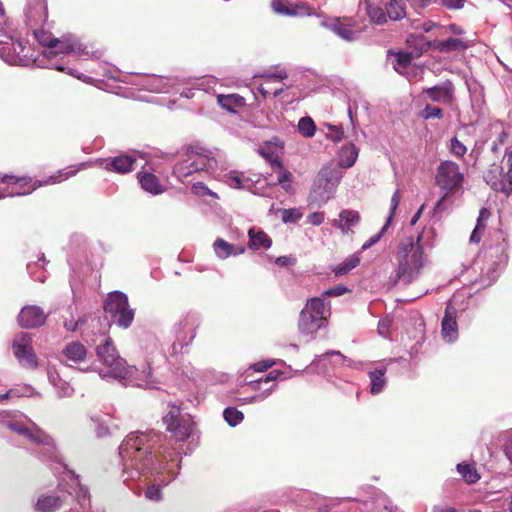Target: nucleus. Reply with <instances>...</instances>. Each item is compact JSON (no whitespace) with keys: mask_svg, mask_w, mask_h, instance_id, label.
Segmentation results:
<instances>
[{"mask_svg":"<svg viewBox=\"0 0 512 512\" xmlns=\"http://www.w3.org/2000/svg\"><path fill=\"white\" fill-rule=\"evenodd\" d=\"M434 236L435 230L429 228L423 230L416 237L407 236L397 243L393 254L397 281L411 284L420 277L423 269L429 263L426 247H433V242L429 239H433Z\"/></svg>","mask_w":512,"mask_h":512,"instance_id":"1","label":"nucleus"},{"mask_svg":"<svg viewBox=\"0 0 512 512\" xmlns=\"http://www.w3.org/2000/svg\"><path fill=\"white\" fill-rule=\"evenodd\" d=\"M160 437V434L153 430L146 433H130L119 447L124 472L127 473L129 468H133L140 474L147 469L153 463L152 450Z\"/></svg>","mask_w":512,"mask_h":512,"instance_id":"2","label":"nucleus"},{"mask_svg":"<svg viewBox=\"0 0 512 512\" xmlns=\"http://www.w3.org/2000/svg\"><path fill=\"white\" fill-rule=\"evenodd\" d=\"M89 167L88 163L70 165L43 180H35L30 176H17L0 173V182L7 185L9 197L29 195L40 187L61 183L79 171Z\"/></svg>","mask_w":512,"mask_h":512,"instance_id":"3","label":"nucleus"},{"mask_svg":"<svg viewBox=\"0 0 512 512\" xmlns=\"http://www.w3.org/2000/svg\"><path fill=\"white\" fill-rule=\"evenodd\" d=\"M217 168L212 151L200 146H189L173 166V175L183 184L192 183L195 174L211 173Z\"/></svg>","mask_w":512,"mask_h":512,"instance_id":"4","label":"nucleus"},{"mask_svg":"<svg viewBox=\"0 0 512 512\" xmlns=\"http://www.w3.org/2000/svg\"><path fill=\"white\" fill-rule=\"evenodd\" d=\"M465 181L464 174L460 167L453 161H442L436 170L435 183L441 190V198L437 201L434 210L440 211L443 203L449 198L462 191Z\"/></svg>","mask_w":512,"mask_h":512,"instance_id":"5","label":"nucleus"},{"mask_svg":"<svg viewBox=\"0 0 512 512\" xmlns=\"http://www.w3.org/2000/svg\"><path fill=\"white\" fill-rule=\"evenodd\" d=\"M331 315L330 302L327 304L323 298H310L299 315L298 327L302 334L316 333L325 326Z\"/></svg>","mask_w":512,"mask_h":512,"instance_id":"6","label":"nucleus"},{"mask_svg":"<svg viewBox=\"0 0 512 512\" xmlns=\"http://www.w3.org/2000/svg\"><path fill=\"white\" fill-rule=\"evenodd\" d=\"M34 37L37 42L49 50L46 52V56L51 58L57 54H75L78 56L89 55L86 51V47L80 44L76 39L73 38H62L58 39L43 29H34Z\"/></svg>","mask_w":512,"mask_h":512,"instance_id":"7","label":"nucleus"},{"mask_svg":"<svg viewBox=\"0 0 512 512\" xmlns=\"http://www.w3.org/2000/svg\"><path fill=\"white\" fill-rule=\"evenodd\" d=\"M96 354L99 360L108 368L107 374H100L102 377L110 376L125 379L131 374L126 361L118 355L110 338H107L102 345L96 348Z\"/></svg>","mask_w":512,"mask_h":512,"instance_id":"8","label":"nucleus"},{"mask_svg":"<svg viewBox=\"0 0 512 512\" xmlns=\"http://www.w3.org/2000/svg\"><path fill=\"white\" fill-rule=\"evenodd\" d=\"M104 311L109 314L118 326L128 328L134 320V310L130 308L126 294L114 291L104 303Z\"/></svg>","mask_w":512,"mask_h":512,"instance_id":"9","label":"nucleus"},{"mask_svg":"<svg viewBox=\"0 0 512 512\" xmlns=\"http://www.w3.org/2000/svg\"><path fill=\"white\" fill-rule=\"evenodd\" d=\"M166 430L176 441H186L194 432L195 423L190 415H183L180 408L171 405L169 412L163 417Z\"/></svg>","mask_w":512,"mask_h":512,"instance_id":"10","label":"nucleus"},{"mask_svg":"<svg viewBox=\"0 0 512 512\" xmlns=\"http://www.w3.org/2000/svg\"><path fill=\"white\" fill-rule=\"evenodd\" d=\"M0 57L10 65L21 66L35 60L31 48L13 36H9L7 40H0Z\"/></svg>","mask_w":512,"mask_h":512,"instance_id":"11","label":"nucleus"},{"mask_svg":"<svg viewBox=\"0 0 512 512\" xmlns=\"http://www.w3.org/2000/svg\"><path fill=\"white\" fill-rule=\"evenodd\" d=\"M12 348L21 366L32 370L38 367L37 356L31 345V337L28 334H21L15 339Z\"/></svg>","mask_w":512,"mask_h":512,"instance_id":"12","label":"nucleus"},{"mask_svg":"<svg viewBox=\"0 0 512 512\" xmlns=\"http://www.w3.org/2000/svg\"><path fill=\"white\" fill-rule=\"evenodd\" d=\"M137 158L138 153L136 151L120 153L113 157L99 159L98 165L108 172L127 174L134 169Z\"/></svg>","mask_w":512,"mask_h":512,"instance_id":"13","label":"nucleus"},{"mask_svg":"<svg viewBox=\"0 0 512 512\" xmlns=\"http://www.w3.org/2000/svg\"><path fill=\"white\" fill-rule=\"evenodd\" d=\"M196 320L192 316H186L176 326V340L171 348L173 354H178L187 347L195 337Z\"/></svg>","mask_w":512,"mask_h":512,"instance_id":"14","label":"nucleus"},{"mask_svg":"<svg viewBox=\"0 0 512 512\" xmlns=\"http://www.w3.org/2000/svg\"><path fill=\"white\" fill-rule=\"evenodd\" d=\"M140 187L147 193L159 195L166 191L167 186L162 178L156 175L151 166L142 167L136 174Z\"/></svg>","mask_w":512,"mask_h":512,"instance_id":"15","label":"nucleus"},{"mask_svg":"<svg viewBox=\"0 0 512 512\" xmlns=\"http://www.w3.org/2000/svg\"><path fill=\"white\" fill-rule=\"evenodd\" d=\"M484 179L490 187L495 191L503 192L506 195L512 193V178L509 177V169L503 173V169L499 165H492L485 173Z\"/></svg>","mask_w":512,"mask_h":512,"instance_id":"16","label":"nucleus"},{"mask_svg":"<svg viewBox=\"0 0 512 512\" xmlns=\"http://www.w3.org/2000/svg\"><path fill=\"white\" fill-rule=\"evenodd\" d=\"M9 428L16 433L27 437L31 441H33L39 445H42L44 450L50 454V457H52L54 455L55 446H54L53 440L50 436L45 434L43 431H41L39 429L30 430L20 423H10Z\"/></svg>","mask_w":512,"mask_h":512,"instance_id":"17","label":"nucleus"},{"mask_svg":"<svg viewBox=\"0 0 512 512\" xmlns=\"http://www.w3.org/2000/svg\"><path fill=\"white\" fill-rule=\"evenodd\" d=\"M46 314L39 306L28 305L21 309L18 315L19 325L23 328L33 329L46 322Z\"/></svg>","mask_w":512,"mask_h":512,"instance_id":"18","label":"nucleus"},{"mask_svg":"<svg viewBox=\"0 0 512 512\" xmlns=\"http://www.w3.org/2000/svg\"><path fill=\"white\" fill-rule=\"evenodd\" d=\"M327 26L339 37L347 41H352L358 38L362 32L361 27H357L351 19L347 18H334L327 22Z\"/></svg>","mask_w":512,"mask_h":512,"instance_id":"19","label":"nucleus"},{"mask_svg":"<svg viewBox=\"0 0 512 512\" xmlns=\"http://www.w3.org/2000/svg\"><path fill=\"white\" fill-rule=\"evenodd\" d=\"M26 20L31 27L42 25L47 21L48 8L46 0H28Z\"/></svg>","mask_w":512,"mask_h":512,"instance_id":"20","label":"nucleus"},{"mask_svg":"<svg viewBox=\"0 0 512 512\" xmlns=\"http://www.w3.org/2000/svg\"><path fill=\"white\" fill-rule=\"evenodd\" d=\"M259 77L264 78V84H261L258 88V91L263 98H266L270 94L277 97L284 91L285 87L283 84L279 87H272V84L280 83L282 80L287 78L285 70H279L276 73H264L259 75Z\"/></svg>","mask_w":512,"mask_h":512,"instance_id":"21","label":"nucleus"},{"mask_svg":"<svg viewBox=\"0 0 512 512\" xmlns=\"http://www.w3.org/2000/svg\"><path fill=\"white\" fill-rule=\"evenodd\" d=\"M442 337L447 342H454L458 338V324L456 321V308L450 301L445 309L441 322Z\"/></svg>","mask_w":512,"mask_h":512,"instance_id":"22","label":"nucleus"},{"mask_svg":"<svg viewBox=\"0 0 512 512\" xmlns=\"http://www.w3.org/2000/svg\"><path fill=\"white\" fill-rule=\"evenodd\" d=\"M361 220L360 213L353 209H343L339 213L338 219L332 221V226L339 229L342 234L353 233V228L356 227Z\"/></svg>","mask_w":512,"mask_h":512,"instance_id":"23","label":"nucleus"},{"mask_svg":"<svg viewBox=\"0 0 512 512\" xmlns=\"http://www.w3.org/2000/svg\"><path fill=\"white\" fill-rule=\"evenodd\" d=\"M428 98L436 103L451 104L454 100V88L452 83L447 82L423 90Z\"/></svg>","mask_w":512,"mask_h":512,"instance_id":"24","label":"nucleus"},{"mask_svg":"<svg viewBox=\"0 0 512 512\" xmlns=\"http://www.w3.org/2000/svg\"><path fill=\"white\" fill-rule=\"evenodd\" d=\"M280 372L277 370L270 371L264 378L251 380L248 387L252 391H258L262 384L269 385L265 388L264 393L261 396H253L250 401H260L268 397L271 392L276 388V380L280 376Z\"/></svg>","mask_w":512,"mask_h":512,"instance_id":"25","label":"nucleus"},{"mask_svg":"<svg viewBox=\"0 0 512 512\" xmlns=\"http://www.w3.org/2000/svg\"><path fill=\"white\" fill-rule=\"evenodd\" d=\"M213 249L217 257L226 259L230 256L243 254L246 250L243 245H233L222 238H217L213 243Z\"/></svg>","mask_w":512,"mask_h":512,"instance_id":"26","label":"nucleus"},{"mask_svg":"<svg viewBox=\"0 0 512 512\" xmlns=\"http://www.w3.org/2000/svg\"><path fill=\"white\" fill-rule=\"evenodd\" d=\"M342 178V172L331 166L323 167L318 174V182L324 183L326 189H334Z\"/></svg>","mask_w":512,"mask_h":512,"instance_id":"27","label":"nucleus"},{"mask_svg":"<svg viewBox=\"0 0 512 512\" xmlns=\"http://www.w3.org/2000/svg\"><path fill=\"white\" fill-rule=\"evenodd\" d=\"M249 247L253 250L269 249L272 245V239L263 230L251 228L248 231Z\"/></svg>","mask_w":512,"mask_h":512,"instance_id":"28","label":"nucleus"},{"mask_svg":"<svg viewBox=\"0 0 512 512\" xmlns=\"http://www.w3.org/2000/svg\"><path fill=\"white\" fill-rule=\"evenodd\" d=\"M62 355L68 361L78 363L86 358L87 349L81 342L72 341L63 348Z\"/></svg>","mask_w":512,"mask_h":512,"instance_id":"29","label":"nucleus"},{"mask_svg":"<svg viewBox=\"0 0 512 512\" xmlns=\"http://www.w3.org/2000/svg\"><path fill=\"white\" fill-rule=\"evenodd\" d=\"M63 499L57 495H41L36 504L35 509L39 512H54L62 506Z\"/></svg>","mask_w":512,"mask_h":512,"instance_id":"30","label":"nucleus"},{"mask_svg":"<svg viewBox=\"0 0 512 512\" xmlns=\"http://www.w3.org/2000/svg\"><path fill=\"white\" fill-rule=\"evenodd\" d=\"M271 167L277 173V184L281 185L286 191H289L293 179L292 173L283 166L278 158L271 161Z\"/></svg>","mask_w":512,"mask_h":512,"instance_id":"31","label":"nucleus"},{"mask_svg":"<svg viewBox=\"0 0 512 512\" xmlns=\"http://www.w3.org/2000/svg\"><path fill=\"white\" fill-rule=\"evenodd\" d=\"M70 474L71 480L75 484V487L73 488V493L75 494L76 500L81 506V512H85L86 508L90 505L89 491L86 487L80 484L78 475H76L72 471L70 472ZM69 494H72V492H69Z\"/></svg>","mask_w":512,"mask_h":512,"instance_id":"32","label":"nucleus"},{"mask_svg":"<svg viewBox=\"0 0 512 512\" xmlns=\"http://www.w3.org/2000/svg\"><path fill=\"white\" fill-rule=\"evenodd\" d=\"M358 158V149L354 144L344 145L338 153L339 166L342 168L352 167Z\"/></svg>","mask_w":512,"mask_h":512,"instance_id":"33","label":"nucleus"},{"mask_svg":"<svg viewBox=\"0 0 512 512\" xmlns=\"http://www.w3.org/2000/svg\"><path fill=\"white\" fill-rule=\"evenodd\" d=\"M217 102L223 109L231 112L245 105V99L238 94H220L217 96Z\"/></svg>","mask_w":512,"mask_h":512,"instance_id":"34","label":"nucleus"},{"mask_svg":"<svg viewBox=\"0 0 512 512\" xmlns=\"http://www.w3.org/2000/svg\"><path fill=\"white\" fill-rule=\"evenodd\" d=\"M471 45L469 42L459 38H447L441 40L437 44V49L443 53H449L453 51H462L469 48Z\"/></svg>","mask_w":512,"mask_h":512,"instance_id":"35","label":"nucleus"},{"mask_svg":"<svg viewBox=\"0 0 512 512\" xmlns=\"http://www.w3.org/2000/svg\"><path fill=\"white\" fill-rule=\"evenodd\" d=\"M385 373L386 368L384 366H379L369 372L372 394L380 393L384 389L386 385Z\"/></svg>","mask_w":512,"mask_h":512,"instance_id":"36","label":"nucleus"},{"mask_svg":"<svg viewBox=\"0 0 512 512\" xmlns=\"http://www.w3.org/2000/svg\"><path fill=\"white\" fill-rule=\"evenodd\" d=\"M407 0H390L386 6L387 16L393 21L406 16Z\"/></svg>","mask_w":512,"mask_h":512,"instance_id":"37","label":"nucleus"},{"mask_svg":"<svg viewBox=\"0 0 512 512\" xmlns=\"http://www.w3.org/2000/svg\"><path fill=\"white\" fill-rule=\"evenodd\" d=\"M360 263V257L356 254L350 255L343 262L334 266L331 270L335 276H343L356 268Z\"/></svg>","mask_w":512,"mask_h":512,"instance_id":"38","label":"nucleus"},{"mask_svg":"<svg viewBox=\"0 0 512 512\" xmlns=\"http://www.w3.org/2000/svg\"><path fill=\"white\" fill-rule=\"evenodd\" d=\"M457 470L463 479L469 484L476 483L480 479V475L477 473V470L473 465L460 463L457 465Z\"/></svg>","mask_w":512,"mask_h":512,"instance_id":"39","label":"nucleus"},{"mask_svg":"<svg viewBox=\"0 0 512 512\" xmlns=\"http://www.w3.org/2000/svg\"><path fill=\"white\" fill-rule=\"evenodd\" d=\"M226 183L230 187L237 188V189L249 187V179L246 178L243 173L238 172V171H231L226 176Z\"/></svg>","mask_w":512,"mask_h":512,"instance_id":"40","label":"nucleus"},{"mask_svg":"<svg viewBox=\"0 0 512 512\" xmlns=\"http://www.w3.org/2000/svg\"><path fill=\"white\" fill-rule=\"evenodd\" d=\"M366 11L370 19L376 24H383L387 21V11L385 12L380 6L367 2Z\"/></svg>","mask_w":512,"mask_h":512,"instance_id":"41","label":"nucleus"},{"mask_svg":"<svg viewBox=\"0 0 512 512\" xmlns=\"http://www.w3.org/2000/svg\"><path fill=\"white\" fill-rule=\"evenodd\" d=\"M298 130L301 135L306 138L314 136L316 132V125L312 118L310 117H302L298 123Z\"/></svg>","mask_w":512,"mask_h":512,"instance_id":"42","label":"nucleus"},{"mask_svg":"<svg viewBox=\"0 0 512 512\" xmlns=\"http://www.w3.org/2000/svg\"><path fill=\"white\" fill-rule=\"evenodd\" d=\"M223 417L230 426H236L242 422L244 415L234 407H227L223 412Z\"/></svg>","mask_w":512,"mask_h":512,"instance_id":"43","label":"nucleus"},{"mask_svg":"<svg viewBox=\"0 0 512 512\" xmlns=\"http://www.w3.org/2000/svg\"><path fill=\"white\" fill-rule=\"evenodd\" d=\"M412 62V55L406 52H398L395 55V64L394 68L399 73H402V70L407 68Z\"/></svg>","mask_w":512,"mask_h":512,"instance_id":"44","label":"nucleus"},{"mask_svg":"<svg viewBox=\"0 0 512 512\" xmlns=\"http://www.w3.org/2000/svg\"><path fill=\"white\" fill-rule=\"evenodd\" d=\"M443 115L444 113L441 108L429 104H427L420 112V117L424 120L432 118L441 119L443 118Z\"/></svg>","mask_w":512,"mask_h":512,"instance_id":"45","label":"nucleus"},{"mask_svg":"<svg viewBox=\"0 0 512 512\" xmlns=\"http://www.w3.org/2000/svg\"><path fill=\"white\" fill-rule=\"evenodd\" d=\"M302 212L297 208L284 209L282 212V220L285 223H295L302 218Z\"/></svg>","mask_w":512,"mask_h":512,"instance_id":"46","label":"nucleus"},{"mask_svg":"<svg viewBox=\"0 0 512 512\" xmlns=\"http://www.w3.org/2000/svg\"><path fill=\"white\" fill-rule=\"evenodd\" d=\"M450 151L456 157L461 158L466 154L467 148L457 137H453L450 141Z\"/></svg>","mask_w":512,"mask_h":512,"instance_id":"47","label":"nucleus"},{"mask_svg":"<svg viewBox=\"0 0 512 512\" xmlns=\"http://www.w3.org/2000/svg\"><path fill=\"white\" fill-rule=\"evenodd\" d=\"M192 192L197 196H211L217 198V194L211 191L203 182L192 184Z\"/></svg>","mask_w":512,"mask_h":512,"instance_id":"48","label":"nucleus"},{"mask_svg":"<svg viewBox=\"0 0 512 512\" xmlns=\"http://www.w3.org/2000/svg\"><path fill=\"white\" fill-rule=\"evenodd\" d=\"M347 292H349V289L346 286L339 284L325 290L319 298H323L325 300V297H338L346 294Z\"/></svg>","mask_w":512,"mask_h":512,"instance_id":"49","label":"nucleus"},{"mask_svg":"<svg viewBox=\"0 0 512 512\" xmlns=\"http://www.w3.org/2000/svg\"><path fill=\"white\" fill-rule=\"evenodd\" d=\"M389 223H385V225L381 228V230L374 236L370 237L363 245H362V250H367L369 249L370 247H372L373 245H375L382 237L383 235L385 234V232L387 231L388 227H389Z\"/></svg>","mask_w":512,"mask_h":512,"instance_id":"50","label":"nucleus"},{"mask_svg":"<svg viewBox=\"0 0 512 512\" xmlns=\"http://www.w3.org/2000/svg\"><path fill=\"white\" fill-rule=\"evenodd\" d=\"M11 391H14L15 394H13L14 397H31L35 395V389L30 385H23L15 388H11Z\"/></svg>","mask_w":512,"mask_h":512,"instance_id":"51","label":"nucleus"},{"mask_svg":"<svg viewBox=\"0 0 512 512\" xmlns=\"http://www.w3.org/2000/svg\"><path fill=\"white\" fill-rule=\"evenodd\" d=\"M400 201H401L400 191L396 190L391 197L390 213H389V216L387 219V223L390 224L392 218L394 217L395 211L399 206Z\"/></svg>","mask_w":512,"mask_h":512,"instance_id":"52","label":"nucleus"},{"mask_svg":"<svg viewBox=\"0 0 512 512\" xmlns=\"http://www.w3.org/2000/svg\"><path fill=\"white\" fill-rule=\"evenodd\" d=\"M146 498L152 501H159L161 499V488L159 485L153 484L149 486L145 492Z\"/></svg>","mask_w":512,"mask_h":512,"instance_id":"53","label":"nucleus"},{"mask_svg":"<svg viewBox=\"0 0 512 512\" xmlns=\"http://www.w3.org/2000/svg\"><path fill=\"white\" fill-rule=\"evenodd\" d=\"M0 35L6 38L12 36L10 22L5 14L0 15Z\"/></svg>","mask_w":512,"mask_h":512,"instance_id":"54","label":"nucleus"},{"mask_svg":"<svg viewBox=\"0 0 512 512\" xmlns=\"http://www.w3.org/2000/svg\"><path fill=\"white\" fill-rule=\"evenodd\" d=\"M272 8L273 10L278 14L283 15H293L295 14L294 11L290 10L282 1L280 0H274L272 2Z\"/></svg>","mask_w":512,"mask_h":512,"instance_id":"55","label":"nucleus"},{"mask_svg":"<svg viewBox=\"0 0 512 512\" xmlns=\"http://www.w3.org/2000/svg\"><path fill=\"white\" fill-rule=\"evenodd\" d=\"M490 216H491V212L489 209H487L485 207L481 208L479 211V216L477 219L476 227L485 229L486 223H487L488 219L490 218Z\"/></svg>","mask_w":512,"mask_h":512,"instance_id":"56","label":"nucleus"},{"mask_svg":"<svg viewBox=\"0 0 512 512\" xmlns=\"http://www.w3.org/2000/svg\"><path fill=\"white\" fill-rule=\"evenodd\" d=\"M324 220H325V213L322 211L313 212L307 216V222L314 226L321 225L324 222Z\"/></svg>","mask_w":512,"mask_h":512,"instance_id":"57","label":"nucleus"},{"mask_svg":"<svg viewBox=\"0 0 512 512\" xmlns=\"http://www.w3.org/2000/svg\"><path fill=\"white\" fill-rule=\"evenodd\" d=\"M274 364L275 362L273 360H262L251 365L250 369L255 372H264L271 368Z\"/></svg>","mask_w":512,"mask_h":512,"instance_id":"58","label":"nucleus"},{"mask_svg":"<svg viewBox=\"0 0 512 512\" xmlns=\"http://www.w3.org/2000/svg\"><path fill=\"white\" fill-rule=\"evenodd\" d=\"M441 2L450 9H460L464 6V0H441Z\"/></svg>","mask_w":512,"mask_h":512,"instance_id":"59","label":"nucleus"},{"mask_svg":"<svg viewBox=\"0 0 512 512\" xmlns=\"http://www.w3.org/2000/svg\"><path fill=\"white\" fill-rule=\"evenodd\" d=\"M431 512H461V508H455L449 505H435Z\"/></svg>","mask_w":512,"mask_h":512,"instance_id":"60","label":"nucleus"},{"mask_svg":"<svg viewBox=\"0 0 512 512\" xmlns=\"http://www.w3.org/2000/svg\"><path fill=\"white\" fill-rule=\"evenodd\" d=\"M507 168L509 169V177L512 178V145L505 151Z\"/></svg>","mask_w":512,"mask_h":512,"instance_id":"61","label":"nucleus"},{"mask_svg":"<svg viewBox=\"0 0 512 512\" xmlns=\"http://www.w3.org/2000/svg\"><path fill=\"white\" fill-rule=\"evenodd\" d=\"M483 231L484 229L475 226L474 230L471 233L470 241L474 243H479Z\"/></svg>","mask_w":512,"mask_h":512,"instance_id":"62","label":"nucleus"},{"mask_svg":"<svg viewBox=\"0 0 512 512\" xmlns=\"http://www.w3.org/2000/svg\"><path fill=\"white\" fill-rule=\"evenodd\" d=\"M276 263L281 266H287L294 263V259L287 257V256H281L278 257L276 260Z\"/></svg>","mask_w":512,"mask_h":512,"instance_id":"63","label":"nucleus"},{"mask_svg":"<svg viewBox=\"0 0 512 512\" xmlns=\"http://www.w3.org/2000/svg\"><path fill=\"white\" fill-rule=\"evenodd\" d=\"M424 210V205H421V207L418 209V211L413 215V217L411 218V221H410V224L412 226H414L418 220L420 219L421 215H422V212Z\"/></svg>","mask_w":512,"mask_h":512,"instance_id":"64","label":"nucleus"}]
</instances>
